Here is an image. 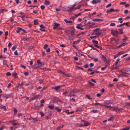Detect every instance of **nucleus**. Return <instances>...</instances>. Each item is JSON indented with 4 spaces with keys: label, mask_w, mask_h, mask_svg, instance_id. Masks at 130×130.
<instances>
[{
    "label": "nucleus",
    "mask_w": 130,
    "mask_h": 130,
    "mask_svg": "<svg viewBox=\"0 0 130 130\" xmlns=\"http://www.w3.org/2000/svg\"><path fill=\"white\" fill-rule=\"evenodd\" d=\"M54 24L53 25V29H55L57 28L58 30L62 29H63L62 28L59 27L60 26V25L59 24L56 22L54 23Z\"/></svg>",
    "instance_id": "obj_1"
},
{
    "label": "nucleus",
    "mask_w": 130,
    "mask_h": 130,
    "mask_svg": "<svg viewBox=\"0 0 130 130\" xmlns=\"http://www.w3.org/2000/svg\"><path fill=\"white\" fill-rule=\"evenodd\" d=\"M111 33L114 36L117 37L118 36V32L116 30H111Z\"/></svg>",
    "instance_id": "obj_2"
},
{
    "label": "nucleus",
    "mask_w": 130,
    "mask_h": 130,
    "mask_svg": "<svg viewBox=\"0 0 130 130\" xmlns=\"http://www.w3.org/2000/svg\"><path fill=\"white\" fill-rule=\"evenodd\" d=\"M41 98V96L40 95H35L34 97L31 98L30 100H33L35 99H37L38 98L40 99Z\"/></svg>",
    "instance_id": "obj_3"
},
{
    "label": "nucleus",
    "mask_w": 130,
    "mask_h": 130,
    "mask_svg": "<svg viewBox=\"0 0 130 130\" xmlns=\"http://www.w3.org/2000/svg\"><path fill=\"white\" fill-rule=\"evenodd\" d=\"M101 2V0H93L92 2V3L93 4H96Z\"/></svg>",
    "instance_id": "obj_4"
},
{
    "label": "nucleus",
    "mask_w": 130,
    "mask_h": 130,
    "mask_svg": "<svg viewBox=\"0 0 130 130\" xmlns=\"http://www.w3.org/2000/svg\"><path fill=\"white\" fill-rule=\"evenodd\" d=\"M40 27L41 28L40 29V30H41V31H46L45 30V29H42L41 28H44L45 27L44 26L42 25L41 24L40 25Z\"/></svg>",
    "instance_id": "obj_5"
},
{
    "label": "nucleus",
    "mask_w": 130,
    "mask_h": 130,
    "mask_svg": "<svg viewBox=\"0 0 130 130\" xmlns=\"http://www.w3.org/2000/svg\"><path fill=\"white\" fill-rule=\"evenodd\" d=\"M116 112H117V111L119 112H123V111L122 110H121V109H123V108H118L117 107H116Z\"/></svg>",
    "instance_id": "obj_6"
},
{
    "label": "nucleus",
    "mask_w": 130,
    "mask_h": 130,
    "mask_svg": "<svg viewBox=\"0 0 130 130\" xmlns=\"http://www.w3.org/2000/svg\"><path fill=\"white\" fill-rule=\"evenodd\" d=\"M39 65H37V64H34V66H32V68L33 69H36L39 67Z\"/></svg>",
    "instance_id": "obj_7"
},
{
    "label": "nucleus",
    "mask_w": 130,
    "mask_h": 130,
    "mask_svg": "<svg viewBox=\"0 0 130 130\" xmlns=\"http://www.w3.org/2000/svg\"><path fill=\"white\" fill-rule=\"evenodd\" d=\"M90 125V124L87 121H86L83 126H89Z\"/></svg>",
    "instance_id": "obj_8"
},
{
    "label": "nucleus",
    "mask_w": 130,
    "mask_h": 130,
    "mask_svg": "<svg viewBox=\"0 0 130 130\" xmlns=\"http://www.w3.org/2000/svg\"><path fill=\"white\" fill-rule=\"evenodd\" d=\"M102 59L105 62L106 61V58L103 55H102Z\"/></svg>",
    "instance_id": "obj_9"
},
{
    "label": "nucleus",
    "mask_w": 130,
    "mask_h": 130,
    "mask_svg": "<svg viewBox=\"0 0 130 130\" xmlns=\"http://www.w3.org/2000/svg\"><path fill=\"white\" fill-rule=\"evenodd\" d=\"M44 4L46 5H49L50 4V2L49 1L45 0L44 3Z\"/></svg>",
    "instance_id": "obj_10"
},
{
    "label": "nucleus",
    "mask_w": 130,
    "mask_h": 130,
    "mask_svg": "<svg viewBox=\"0 0 130 130\" xmlns=\"http://www.w3.org/2000/svg\"><path fill=\"white\" fill-rule=\"evenodd\" d=\"M110 60L109 59H108V60H107L106 59V61L105 62H106V65H107V66L110 65Z\"/></svg>",
    "instance_id": "obj_11"
},
{
    "label": "nucleus",
    "mask_w": 130,
    "mask_h": 130,
    "mask_svg": "<svg viewBox=\"0 0 130 130\" xmlns=\"http://www.w3.org/2000/svg\"><path fill=\"white\" fill-rule=\"evenodd\" d=\"M37 63L39 64V66H42L43 65V64H42V63L41 62V60L39 59L37 61Z\"/></svg>",
    "instance_id": "obj_12"
},
{
    "label": "nucleus",
    "mask_w": 130,
    "mask_h": 130,
    "mask_svg": "<svg viewBox=\"0 0 130 130\" xmlns=\"http://www.w3.org/2000/svg\"><path fill=\"white\" fill-rule=\"evenodd\" d=\"M92 20L93 21H103V20L102 19H93Z\"/></svg>",
    "instance_id": "obj_13"
},
{
    "label": "nucleus",
    "mask_w": 130,
    "mask_h": 130,
    "mask_svg": "<svg viewBox=\"0 0 130 130\" xmlns=\"http://www.w3.org/2000/svg\"><path fill=\"white\" fill-rule=\"evenodd\" d=\"M48 108L50 109L53 110L54 108V106L52 105H49L48 106Z\"/></svg>",
    "instance_id": "obj_14"
},
{
    "label": "nucleus",
    "mask_w": 130,
    "mask_h": 130,
    "mask_svg": "<svg viewBox=\"0 0 130 130\" xmlns=\"http://www.w3.org/2000/svg\"><path fill=\"white\" fill-rule=\"evenodd\" d=\"M112 12H113V8H112L110 9L107 10L106 11V12L107 13H109Z\"/></svg>",
    "instance_id": "obj_15"
},
{
    "label": "nucleus",
    "mask_w": 130,
    "mask_h": 130,
    "mask_svg": "<svg viewBox=\"0 0 130 130\" xmlns=\"http://www.w3.org/2000/svg\"><path fill=\"white\" fill-rule=\"evenodd\" d=\"M3 97L6 98V99H7L8 98H9L10 97V95H6L4 94L3 95Z\"/></svg>",
    "instance_id": "obj_16"
},
{
    "label": "nucleus",
    "mask_w": 130,
    "mask_h": 130,
    "mask_svg": "<svg viewBox=\"0 0 130 130\" xmlns=\"http://www.w3.org/2000/svg\"><path fill=\"white\" fill-rule=\"evenodd\" d=\"M64 21L67 23H72L73 22V21H68L66 19H64Z\"/></svg>",
    "instance_id": "obj_17"
},
{
    "label": "nucleus",
    "mask_w": 130,
    "mask_h": 130,
    "mask_svg": "<svg viewBox=\"0 0 130 130\" xmlns=\"http://www.w3.org/2000/svg\"><path fill=\"white\" fill-rule=\"evenodd\" d=\"M55 109L58 112H60L61 111V109L59 108L58 107H57L55 108Z\"/></svg>",
    "instance_id": "obj_18"
},
{
    "label": "nucleus",
    "mask_w": 130,
    "mask_h": 130,
    "mask_svg": "<svg viewBox=\"0 0 130 130\" xmlns=\"http://www.w3.org/2000/svg\"><path fill=\"white\" fill-rule=\"evenodd\" d=\"M74 93H75L74 90L71 89L69 95L71 94Z\"/></svg>",
    "instance_id": "obj_19"
},
{
    "label": "nucleus",
    "mask_w": 130,
    "mask_h": 130,
    "mask_svg": "<svg viewBox=\"0 0 130 130\" xmlns=\"http://www.w3.org/2000/svg\"><path fill=\"white\" fill-rule=\"evenodd\" d=\"M17 73L16 72H15L13 74H12V75L14 77V78H17L18 77L17 76Z\"/></svg>",
    "instance_id": "obj_20"
},
{
    "label": "nucleus",
    "mask_w": 130,
    "mask_h": 130,
    "mask_svg": "<svg viewBox=\"0 0 130 130\" xmlns=\"http://www.w3.org/2000/svg\"><path fill=\"white\" fill-rule=\"evenodd\" d=\"M13 111H14V115L15 116L17 112V110L15 108H14Z\"/></svg>",
    "instance_id": "obj_21"
},
{
    "label": "nucleus",
    "mask_w": 130,
    "mask_h": 130,
    "mask_svg": "<svg viewBox=\"0 0 130 130\" xmlns=\"http://www.w3.org/2000/svg\"><path fill=\"white\" fill-rule=\"evenodd\" d=\"M0 108L3 109L5 111L7 110V109L5 106H0Z\"/></svg>",
    "instance_id": "obj_22"
},
{
    "label": "nucleus",
    "mask_w": 130,
    "mask_h": 130,
    "mask_svg": "<svg viewBox=\"0 0 130 130\" xmlns=\"http://www.w3.org/2000/svg\"><path fill=\"white\" fill-rule=\"evenodd\" d=\"M92 42L94 44H97L98 43V41H95V40H93L92 41Z\"/></svg>",
    "instance_id": "obj_23"
},
{
    "label": "nucleus",
    "mask_w": 130,
    "mask_h": 130,
    "mask_svg": "<svg viewBox=\"0 0 130 130\" xmlns=\"http://www.w3.org/2000/svg\"><path fill=\"white\" fill-rule=\"evenodd\" d=\"M61 86H56L55 87V89L56 90H57L61 87Z\"/></svg>",
    "instance_id": "obj_24"
},
{
    "label": "nucleus",
    "mask_w": 130,
    "mask_h": 130,
    "mask_svg": "<svg viewBox=\"0 0 130 130\" xmlns=\"http://www.w3.org/2000/svg\"><path fill=\"white\" fill-rule=\"evenodd\" d=\"M23 85V83H22L21 84H19L18 85L15 87V89H17L20 86H22Z\"/></svg>",
    "instance_id": "obj_25"
},
{
    "label": "nucleus",
    "mask_w": 130,
    "mask_h": 130,
    "mask_svg": "<svg viewBox=\"0 0 130 130\" xmlns=\"http://www.w3.org/2000/svg\"><path fill=\"white\" fill-rule=\"evenodd\" d=\"M80 40H78L77 41H74L73 42V43L74 44H76L79 43V42L80 41Z\"/></svg>",
    "instance_id": "obj_26"
},
{
    "label": "nucleus",
    "mask_w": 130,
    "mask_h": 130,
    "mask_svg": "<svg viewBox=\"0 0 130 130\" xmlns=\"http://www.w3.org/2000/svg\"><path fill=\"white\" fill-rule=\"evenodd\" d=\"M82 26H81V24H79L77 25V26L76 27L77 28L79 29L80 28V27H82Z\"/></svg>",
    "instance_id": "obj_27"
},
{
    "label": "nucleus",
    "mask_w": 130,
    "mask_h": 130,
    "mask_svg": "<svg viewBox=\"0 0 130 130\" xmlns=\"http://www.w3.org/2000/svg\"><path fill=\"white\" fill-rule=\"evenodd\" d=\"M126 23H122V24L120 25H117V27H120L123 25H126Z\"/></svg>",
    "instance_id": "obj_28"
},
{
    "label": "nucleus",
    "mask_w": 130,
    "mask_h": 130,
    "mask_svg": "<svg viewBox=\"0 0 130 130\" xmlns=\"http://www.w3.org/2000/svg\"><path fill=\"white\" fill-rule=\"evenodd\" d=\"M34 23L35 25H36L38 24V22L37 20H35L34 21Z\"/></svg>",
    "instance_id": "obj_29"
},
{
    "label": "nucleus",
    "mask_w": 130,
    "mask_h": 130,
    "mask_svg": "<svg viewBox=\"0 0 130 130\" xmlns=\"http://www.w3.org/2000/svg\"><path fill=\"white\" fill-rule=\"evenodd\" d=\"M113 116H111L110 117L109 119L108 120V121H109L110 120H113Z\"/></svg>",
    "instance_id": "obj_30"
},
{
    "label": "nucleus",
    "mask_w": 130,
    "mask_h": 130,
    "mask_svg": "<svg viewBox=\"0 0 130 130\" xmlns=\"http://www.w3.org/2000/svg\"><path fill=\"white\" fill-rule=\"evenodd\" d=\"M119 76H122V77H125L126 75L123 74H119Z\"/></svg>",
    "instance_id": "obj_31"
},
{
    "label": "nucleus",
    "mask_w": 130,
    "mask_h": 130,
    "mask_svg": "<svg viewBox=\"0 0 130 130\" xmlns=\"http://www.w3.org/2000/svg\"><path fill=\"white\" fill-rule=\"evenodd\" d=\"M17 47L16 45H15V46H13L12 48V50L13 51H14L16 48Z\"/></svg>",
    "instance_id": "obj_32"
},
{
    "label": "nucleus",
    "mask_w": 130,
    "mask_h": 130,
    "mask_svg": "<svg viewBox=\"0 0 130 130\" xmlns=\"http://www.w3.org/2000/svg\"><path fill=\"white\" fill-rule=\"evenodd\" d=\"M107 65H106L105 66L103 67H102L101 68V70H105L106 68H107Z\"/></svg>",
    "instance_id": "obj_33"
},
{
    "label": "nucleus",
    "mask_w": 130,
    "mask_h": 130,
    "mask_svg": "<svg viewBox=\"0 0 130 130\" xmlns=\"http://www.w3.org/2000/svg\"><path fill=\"white\" fill-rule=\"evenodd\" d=\"M81 6L80 5H79L78 6H77L74 9L75 10H76L77 9H79L80 8Z\"/></svg>",
    "instance_id": "obj_34"
},
{
    "label": "nucleus",
    "mask_w": 130,
    "mask_h": 130,
    "mask_svg": "<svg viewBox=\"0 0 130 130\" xmlns=\"http://www.w3.org/2000/svg\"><path fill=\"white\" fill-rule=\"evenodd\" d=\"M124 107H130V104H129V103H127L126 104V105H125Z\"/></svg>",
    "instance_id": "obj_35"
},
{
    "label": "nucleus",
    "mask_w": 130,
    "mask_h": 130,
    "mask_svg": "<svg viewBox=\"0 0 130 130\" xmlns=\"http://www.w3.org/2000/svg\"><path fill=\"white\" fill-rule=\"evenodd\" d=\"M93 105H100L101 106H102V104L100 103H95V104H93Z\"/></svg>",
    "instance_id": "obj_36"
},
{
    "label": "nucleus",
    "mask_w": 130,
    "mask_h": 130,
    "mask_svg": "<svg viewBox=\"0 0 130 130\" xmlns=\"http://www.w3.org/2000/svg\"><path fill=\"white\" fill-rule=\"evenodd\" d=\"M95 34L96 35V37L97 36L99 37L101 34V33L100 32H99L98 33H95Z\"/></svg>",
    "instance_id": "obj_37"
},
{
    "label": "nucleus",
    "mask_w": 130,
    "mask_h": 130,
    "mask_svg": "<svg viewBox=\"0 0 130 130\" xmlns=\"http://www.w3.org/2000/svg\"><path fill=\"white\" fill-rule=\"evenodd\" d=\"M88 83H89V84L91 85V86H94V84H93V83H92L91 82H90V81H89L88 82Z\"/></svg>",
    "instance_id": "obj_38"
},
{
    "label": "nucleus",
    "mask_w": 130,
    "mask_h": 130,
    "mask_svg": "<svg viewBox=\"0 0 130 130\" xmlns=\"http://www.w3.org/2000/svg\"><path fill=\"white\" fill-rule=\"evenodd\" d=\"M121 130H129L128 127H127L125 128H122L121 129Z\"/></svg>",
    "instance_id": "obj_39"
},
{
    "label": "nucleus",
    "mask_w": 130,
    "mask_h": 130,
    "mask_svg": "<svg viewBox=\"0 0 130 130\" xmlns=\"http://www.w3.org/2000/svg\"><path fill=\"white\" fill-rule=\"evenodd\" d=\"M100 29V28H96V29H94L93 30V32L94 33L95 32H96V31H97L99 30Z\"/></svg>",
    "instance_id": "obj_40"
},
{
    "label": "nucleus",
    "mask_w": 130,
    "mask_h": 130,
    "mask_svg": "<svg viewBox=\"0 0 130 130\" xmlns=\"http://www.w3.org/2000/svg\"><path fill=\"white\" fill-rule=\"evenodd\" d=\"M32 120H33V121L34 122H35L36 121H38L37 119L36 118H32Z\"/></svg>",
    "instance_id": "obj_41"
},
{
    "label": "nucleus",
    "mask_w": 130,
    "mask_h": 130,
    "mask_svg": "<svg viewBox=\"0 0 130 130\" xmlns=\"http://www.w3.org/2000/svg\"><path fill=\"white\" fill-rule=\"evenodd\" d=\"M86 96L87 97V98L89 99H91L92 98L90 97V96L89 95H86Z\"/></svg>",
    "instance_id": "obj_42"
},
{
    "label": "nucleus",
    "mask_w": 130,
    "mask_h": 130,
    "mask_svg": "<svg viewBox=\"0 0 130 130\" xmlns=\"http://www.w3.org/2000/svg\"><path fill=\"white\" fill-rule=\"evenodd\" d=\"M91 111L93 113H95L96 112H98V111L97 110H93Z\"/></svg>",
    "instance_id": "obj_43"
},
{
    "label": "nucleus",
    "mask_w": 130,
    "mask_h": 130,
    "mask_svg": "<svg viewBox=\"0 0 130 130\" xmlns=\"http://www.w3.org/2000/svg\"><path fill=\"white\" fill-rule=\"evenodd\" d=\"M111 108H112V110L113 111H116V107H111Z\"/></svg>",
    "instance_id": "obj_44"
},
{
    "label": "nucleus",
    "mask_w": 130,
    "mask_h": 130,
    "mask_svg": "<svg viewBox=\"0 0 130 130\" xmlns=\"http://www.w3.org/2000/svg\"><path fill=\"white\" fill-rule=\"evenodd\" d=\"M48 46V45H47V44H46L45 45H44V49H46L47 48Z\"/></svg>",
    "instance_id": "obj_45"
},
{
    "label": "nucleus",
    "mask_w": 130,
    "mask_h": 130,
    "mask_svg": "<svg viewBox=\"0 0 130 130\" xmlns=\"http://www.w3.org/2000/svg\"><path fill=\"white\" fill-rule=\"evenodd\" d=\"M4 11H6L7 10H5L4 9H1L0 10V12L1 13H3V12H4Z\"/></svg>",
    "instance_id": "obj_46"
},
{
    "label": "nucleus",
    "mask_w": 130,
    "mask_h": 130,
    "mask_svg": "<svg viewBox=\"0 0 130 130\" xmlns=\"http://www.w3.org/2000/svg\"><path fill=\"white\" fill-rule=\"evenodd\" d=\"M127 44V43H124L120 45V46H125Z\"/></svg>",
    "instance_id": "obj_47"
},
{
    "label": "nucleus",
    "mask_w": 130,
    "mask_h": 130,
    "mask_svg": "<svg viewBox=\"0 0 130 130\" xmlns=\"http://www.w3.org/2000/svg\"><path fill=\"white\" fill-rule=\"evenodd\" d=\"M75 8L74 7H73L72 6L70 7V11H72L73 9H74Z\"/></svg>",
    "instance_id": "obj_48"
},
{
    "label": "nucleus",
    "mask_w": 130,
    "mask_h": 130,
    "mask_svg": "<svg viewBox=\"0 0 130 130\" xmlns=\"http://www.w3.org/2000/svg\"><path fill=\"white\" fill-rule=\"evenodd\" d=\"M6 75L7 76H9L11 75V74L9 72H8L7 73Z\"/></svg>",
    "instance_id": "obj_49"
},
{
    "label": "nucleus",
    "mask_w": 130,
    "mask_h": 130,
    "mask_svg": "<svg viewBox=\"0 0 130 130\" xmlns=\"http://www.w3.org/2000/svg\"><path fill=\"white\" fill-rule=\"evenodd\" d=\"M40 114L41 116L42 117H43L44 116V114L42 112H40Z\"/></svg>",
    "instance_id": "obj_50"
},
{
    "label": "nucleus",
    "mask_w": 130,
    "mask_h": 130,
    "mask_svg": "<svg viewBox=\"0 0 130 130\" xmlns=\"http://www.w3.org/2000/svg\"><path fill=\"white\" fill-rule=\"evenodd\" d=\"M25 17V15H20L19 16V17H20L22 19L24 18Z\"/></svg>",
    "instance_id": "obj_51"
},
{
    "label": "nucleus",
    "mask_w": 130,
    "mask_h": 130,
    "mask_svg": "<svg viewBox=\"0 0 130 130\" xmlns=\"http://www.w3.org/2000/svg\"><path fill=\"white\" fill-rule=\"evenodd\" d=\"M74 17H73L71 18L70 19V20L71 21H73V22L74 19Z\"/></svg>",
    "instance_id": "obj_52"
},
{
    "label": "nucleus",
    "mask_w": 130,
    "mask_h": 130,
    "mask_svg": "<svg viewBox=\"0 0 130 130\" xmlns=\"http://www.w3.org/2000/svg\"><path fill=\"white\" fill-rule=\"evenodd\" d=\"M28 39H29L27 37H24L23 38V40L25 41H27Z\"/></svg>",
    "instance_id": "obj_53"
},
{
    "label": "nucleus",
    "mask_w": 130,
    "mask_h": 130,
    "mask_svg": "<svg viewBox=\"0 0 130 130\" xmlns=\"http://www.w3.org/2000/svg\"><path fill=\"white\" fill-rule=\"evenodd\" d=\"M17 29L18 30H19L20 31V30H22V28L19 27L17 28Z\"/></svg>",
    "instance_id": "obj_54"
},
{
    "label": "nucleus",
    "mask_w": 130,
    "mask_h": 130,
    "mask_svg": "<svg viewBox=\"0 0 130 130\" xmlns=\"http://www.w3.org/2000/svg\"><path fill=\"white\" fill-rule=\"evenodd\" d=\"M110 26H114L115 25V23H111L110 24Z\"/></svg>",
    "instance_id": "obj_55"
},
{
    "label": "nucleus",
    "mask_w": 130,
    "mask_h": 130,
    "mask_svg": "<svg viewBox=\"0 0 130 130\" xmlns=\"http://www.w3.org/2000/svg\"><path fill=\"white\" fill-rule=\"evenodd\" d=\"M40 7L42 10H43L45 8V6L44 5L41 6Z\"/></svg>",
    "instance_id": "obj_56"
},
{
    "label": "nucleus",
    "mask_w": 130,
    "mask_h": 130,
    "mask_svg": "<svg viewBox=\"0 0 130 130\" xmlns=\"http://www.w3.org/2000/svg\"><path fill=\"white\" fill-rule=\"evenodd\" d=\"M24 74L25 75L28 76V74H29V73H28V72H25L24 73Z\"/></svg>",
    "instance_id": "obj_57"
},
{
    "label": "nucleus",
    "mask_w": 130,
    "mask_h": 130,
    "mask_svg": "<svg viewBox=\"0 0 130 130\" xmlns=\"http://www.w3.org/2000/svg\"><path fill=\"white\" fill-rule=\"evenodd\" d=\"M91 81L92 82H94V83H96V80L92 79H91Z\"/></svg>",
    "instance_id": "obj_58"
},
{
    "label": "nucleus",
    "mask_w": 130,
    "mask_h": 130,
    "mask_svg": "<svg viewBox=\"0 0 130 130\" xmlns=\"http://www.w3.org/2000/svg\"><path fill=\"white\" fill-rule=\"evenodd\" d=\"M84 67L85 68H87L88 67V65L87 64H86L84 65Z\"/></svg>",
    "instance_id": "obj_59"
},
{
    "label": "nucleus",
    "mask_w": 130,
    "mask_h": 130,
    "mask_svg": "<svg viewBox=\"0 0 130 130\" xmlns=\"http://www.w3.org/2000/svg\"><path fill=\"white\" fill-rule=\"evenodd\" d=\"M81 15V14L80 13H78V14H76L75 15V17H78V16H79V15Z\"/></svg>",
    "instance_id": "obj_60"
},
{
    "label": "nucleus",
    "mask_w": 130,
    "mask_h": 130,
    "mask_svg": "<svg viewBox=\"0 0 130 130\" xmlns=\"http://www.w3.org/2000/svg\"><path fill=\"white\" fill-rule=\"evenodd\" d=\"M111 4H109L108 5H107L106 6V8H107L109 7H110L111 6Z\"/></svg>",
    "instance_id": "obj_61"
},
{
    "label": "nucleus",
    "mask_w": 130,
    "mask_h": 130,
    "mask_svg": "<svg viewBox=\"0 0 130 130\" xmlns=\"http://www.w3.org/2000/svg\"><path fill=\"white\" fill-rule=\"evenodd\" d=\"M70 32L72 35H74V32L73 30L71 31Z\"/></svg>",
    "instance_id": "obj_62"
},
{
    "label": "nucleus",
    "mask_w": 130,
    "mask_h": 130,
    "mask_svg": "<svg viewBox=\"0 0 130 130\" xmlns=\"http://www.w3.org/2000/svg\"><path fill=\"white\" fill-rule=\"evenodd\" d=\"M50 52V48H48L46 50V52Z\"/></svg>",
    "instance_id": "obj_63"
},
{
    "label": "nucleus",
    "mask_w": 130,
    "mask_h": 130,
    "mask_svg": "<svg viewBox=\"0 0 130 130\" xmlns=\"http://www.w3.org/2000/svg\"><path fill=\"white\" fill-rule=\"evenodd\" d=\"M8 34V31H7L5 32V36H7Z\"/></svg>",
    "instance_id": "obj_64"
}]
</instances>
